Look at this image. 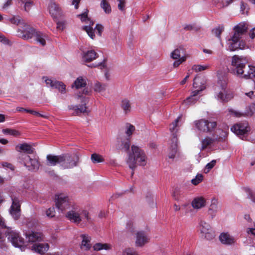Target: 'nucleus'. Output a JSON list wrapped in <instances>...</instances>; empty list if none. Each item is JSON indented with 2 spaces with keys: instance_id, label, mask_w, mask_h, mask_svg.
<instances>
[{
  "instance_id": "obj_12",
  "label": "nucleus",
  "mask_w": 255,
  "mask_h": 255,
  "mask_svg": "<svg viewBox=\"0 0 255 255\" xmlns=\"http://www.w3.org/2000/svg\"><path fill=\"white\" fill-rule=\"evenodd\" d=\"M205 81L200 77H195L194 79L193 86L197 90L193 91L191 95L185 100V102H190L191 99H194V102H196L198 98L196 96L206 88Z\"/></svg>"
},
{
  "instance_id": "obj_31",
  "label": "nucleus",
  "mask_w": 255,
  "mask_h": 255,
  "mask_svg": "<svg viewBox=\"0 0 255 255\" xmlns=\"http://www.w3.org/2000/svg\"><path fill=\"white\" fill-rule=\"evenodd\" d=\"M206 205V201L205 199L202 197L195 198L192 202V207L194 209H199Z\"/></svg>"
},
{
  "instance_id": "obj_15",
  "label": "nucleus",
  "mask_w": 255,
  "mask_h": 255,
  "mask_svg": "<svg viewBox=\"0 0 255 255\" xmlns=\"http://www.w3.org/2000/svg\"><path fill=\"white\" fill-rule=\"evenodd\" d=\"M199 228L202 238L209 241L215 238V233L208 223L201 221Z\"/></svg>"
},
{
  "instance_id": "obj_60",
  "label": "nucleus",
  "mask_w": 255,
  "mask_h": 255,
  "mask_svg": "<svg viewBox=\"0 0 255 255\" xmlns=\"http://www.w3.org/2000/svg\"><path fill=\"white\" fill-rule=\"evenodd\" d=\"M0 227L1 228H5L7 230V228H9V227H7L5 223V221L4 219L0 216Z\"/></svg>"
},
{
  "instance_id": "obj_8",
  "label": "nucleus",
  "mask_w": 255,
  "mask_h": 255,
  "mask_svg": "<svg viewBox=\"0 0 255 255\" xmlns=\"http://www.w3.org/2000/svg\"><path fill=\"white\" fill-rule=\"evenodd\" d=\"M8 240L11 243L13 246L19 248L21 251H23L25 248L23 239L16 231L12 230L11 228H7L5 233Z\"/></svg>"
},
{
  "instance_id": "obj_29",
  "label": "nucleus",
  "mask_w": 255,
  "mask_h": 255,
  "mask_svg": "<svg viewBox=\"0 0 255 255\" xmlns=\"http://www.w3.org/2000/svg\"><path fill=\"white\" fill-rule=\"evenodd\" d=\"M16 150L18 152H23L27 154H31L34 151V148L32 146L26 143L17 145Z\"/></svg>"
},
{
  "instance_id": "obj_63",
  "label": "nucleus",
  "mask_w": 255,
  "mask_h": 255,
  "mask_svg": "<svg viewBox=\"0 0 255 255\" xmlns=\"http://www.w3.org/2000/svg\"><path fill=\"white\" fill-rule=\"evenodd\" d=\"M12 4V0H6V2L3 4L2 6L3 9H6L8 7Z\"/></svg>"
},
{
  "instance_id": "obj_48",
  "label": "nucleus",
  "mask_w": 255,
  "mask_h": 255,
  "mask_svg": "<svg viewBox=\"0 0 255 255\" xmlns=\"http://www.w3.org/2000/svg\"><path fill=\"white\" fill-rule=\"evenodd\" d=\"M255 113V104H251L249 107L248 109L247 110L245 114L247 116H252Z\"/></svg>"
},
{
  "instance_id": "obj_30",
  "label": "nucleus",
  "mask_w": 255,
  "mask_h": 255,
  "mask_svg": "<svg viewBox=\"0 0 255 255\" xmlns=\"http://www.w3.org/2000/svg\"><path fill=\"white\" fill-rule=\"evenodd\" d=\"M98 57V54L94 50H89L83 53V60L89 62L95 60Z\"/></svg>"
},
{
  "instance_id": "obj_61",
  "label": "nucleus",
  "mask_w": 255,
  "mask_h": 255,
  "mask_svg": "<svg viewBox=\"0 0 255 255\" xmlns=\"http://www.w3.org/2000/svg\"><path fill=\"white\" fill-rule=\"evenodd\" d=\"M64 22L63 21H58L57 23V28L59 30H62L64 28Z\"/></svg>"
},
{
  "instance_id": "obj_64",
  "label": "nucleus",
  "mask_w": 255,
  "mask_h": 255,
  "mask_svg": "<svg viewBox=\"0 0 255 255\" xmlns=\"http://www.w3.org/2000/svg\"><path fill=\"white\" fill-rule=\"evenodd\" d=\"M250 37L253 39L255 37V28H252L250 32Z\"/></svg>"
},
{
  "instance_id": "obj_2",
  "label": "nucleus",
  "mask_w": 255,
  "mask_h": 255,
  "mask_svg": "<svg viewBox=\"0 0 255 255\" xmlns=\"http://www.w3.org/2000/svg\"><path fill=\"white\" fill-rule=\"evenodd\" d=\"M146 161L147 157L143 150L136 145H132L130 151L128 152L126 159L127 164L132 170L131 175H133V171L137 165L145 166Z\"/></svg>"
},
{
  "instance_id": "obj_44",
  "label": "nucleus",
  "mask_w": 255,
  "mask_h": 255,
  "mask_svg": "<svg viewBox=\"0 0 255 255\" xmlns=\"http://www.w3.org/2000/svg\"><path fill=\"white\" fill-rule=\"evenodd\" d=\"M224 26L223 25H219L216 28L213 29V33L219 38H220V35L222 31L224 30Z\"/></svg>"
},
{
  "instance_id": "obj_52",
  "label": "nucleus",
  "mask_w": 255,
  "mask_h": 255,
  "mask_svg": "<svg viewBox=\"0 0 255 255\" xmlns=\"http://www.w3.org/2000/svg\"><path fill=\"white\" fill-rule=\"evenodd\" d=\"M203 180V175L202 174H197L195 178L192 179L191 182L193 184L196 185L201 182Z\"/></svg>"
},
{
  "instance_id": "obj_11",
  "label": "nucleus",
  "mask_w": 255,
  "mask_h": 255,
  "mask_svg": "<svg viewBox=\"0 0 255 255\" xmlns=\"http://www.w3.org/2000/svg\"><path fill=\"white\" fill-rule=\"evenodd\" d=\"M188 55L185 53V49L182 46H179L170 54V58L175 60L173 63L174 68L178 67L180 64L185 62Z\"/></svg>"
},
{
  "instance_id": "obj_28",
  "label": "nucleus",
  "mask_w": 255,
  "mask_h": 255,
  "mask_svg": "<svg viewBox=\"0 0 255 255\" xmlns=\"http://www.w3.org/2000/svg\"><path fill=\"white\" fill-rule=\"evenodd\" d=\"M61 155H53L48 154L46 156V164L48 166H55L57 164L60 165Z\"/></svg>"
},
{
  "instance_id": "obj_6",
  "label": "nucleus",
  "mask_w": 255,
  "mask_h": 255,
  "mask_svg": "<svg viewBox=\"0 0 255 255\" xmlns=\"http://www.w3.org/2000/svg\"><path fill=\"white\" fill-rule=\"evenodd\" d=\"M90 92L88 90V88H85L82 94L80 93L78 95V98L81 100V102L83 103L80 106H74V105H69L68 107V109L69 110L74 111L73 115L75 116H79L82 113H88L89 112L87 110V108L86 106L87 103L88 102L89 98L86 97H84L83 95H89Z\"/></svg>"
},
{
  "instance_id": "obj_1",
  "label": "nucleus",
  "mask_w": 255,
  "mask_h": 255,
  "mask_svg": "<svg viewBox=\"0 0 255 255\" xmlns=\"http://www.w3.org/2000/svg\"><path fill=\"white\" fill-rule=\"evenodd\" d=\"M247 62V59L244 56H233L231 60L232 72L241 78L251 79L255 82V67L251 65L246 67Z\"/></svg>"
},
{
  "instance_id": "obj_4",
  "label": "nucleus",
  "mask_w": 255,
  "mask_h": 255,
  "mask_svg": "<svg viewBox=\"0 0 255 255\" xmlns=\"http://www.w3.org/2000/svg\"><path fill=\"white\" fill-rule=\"evenodd\" d=\"M22 33V37L24 39L34 37V40L41 46H43L46 45V35L40 31H36L33 27L27 24L24 25Z\"/></svg>"
},
{
  "instance_id": "obj_10",
  "label": "nucleus",
  "mask_w": 255,
  "mask_h": 255,
  "mask_svg": "<svg viewBox=\"0 0 255 255\" xmlns=\"http://www.w3.org/2000/svg\"><path fill=\"white\" fill-rule=\"evenodd\" d=\"M227 80L225 78L218 82L216 88V96L218 100L222 102H228L232 98V96L227 93L226 91Z\"/></svg>"
},
{
  "instance_id": "obj_50",
  "label": "nucleus",
  "mask_w": 255,
  "mask_h": 255,
  "mask_svg": "<svg viewBox=\"0 0 255 255\" xmlns=\"http://www.w3.org/2000/svg\"><path fill=\"white\" fill-rule=\"evenodd\" d=\"M43 79H45V82L47 87L54 88L55 84L57 82V80H52L51 79L47 78V77H43Z\"/></svg>"
},
{
  "instance_id": "obj_36",
  "label": "nucleus",
  "mask_w": 255,
  "mask_h": 255,
  "mask_svg": "<svg viewBox=\"0 0 255 255\" xmlns=\"http://www.w3.org/2000/svg\"><path fill=\"white\" fill-rule=\"evenodd\" d=\"M18 2L21 5L23 4L24 10L26 12H28L34 5L33 2L30 0H18Z\"/></svg>"
},
{
  "instance_id": "obj_18",
  "label": "nucleus",
  "mask_w": 255,
  "mask_h": 255,
  "mask_svg": "<svg viewBox=\"0 0 255 255\" xmlns=\"http://www.w3.org/2000/svg\"><path fill=\"white\" fill-rule=\"evenodd\" d=\"M12 203L10 207L9 213L12 218L18 220L20 216V205L19 200L17 198L12 199Z\"/></svg>"
},
{
  "instance_id": "obj_59",
  "label": "nucleus",
  "mask_w": 255,
  "mask_h": 255,
  "mask_svg": "<svg viewBox=\"0 0 255 255\" xmlns=\"http://www.w3.org/2000/svg\"><path fill=\"white\" fill-rule=\"evenodd\" d=\"M95 29L97 30L98 34L101 36L102 32L103 30V26L99 24H97L95 28Z\"/></svg>"
},
{
  "instance_id": "obj_47",
  "label": "nucleus",
  "mask_w": 255,
  "mask_h": 255,
  "mask_svg": "<svg viewBox=\"0 0 255 255\" xmlns=\"http://www.w3.org/2000/svg\"><path fill=\"white\" fill-rule=\"evenodd\" d=\"M208 68L207 65H194L192 67V69L196 72H200L207 69Z\"/></svg>"
},
{
  "instance_id": "obj_35",
  "label": "nucleus",
  "mask_w": 255,
  "mask_h": 255,
  "mask_svg": "<svg viewBox=\"0 0 255 255\" xmlns=\"http://www.w3.org/2000/svg\"><path fill=\"white\" fill-rule=\"evenodd\" d=\"M246 46V43L244 41L239 40L228 46V48L230 51H235L239 49H245Z\"/></svg>"
},
{
  "instance_id": "obj_38",
  "label": "nucleus",
  "mask_w": 255,
  "mask_h": 255,
  "mask_svg": "<svg viewBox=\"0 0 255 255\" xmlns=\"http://www.w3.org/2000/svg\"><path fill=\"white\" fill-rule=\"evenodd\" d=\"M130 140L129 138H127L126 140H123L121 142L120 148L121 150H123L126 152H129L130 147Z\"/></svg>"
},
{
  "instance_id": "obj_39",
  "label": "nucleus",
  "mask_w": 255,
  "mask_h": 255,
  "mask_svg": "<svg viewBox=\"0 0 255 255\" xmlns=\"http://www.w3.org/2000/svg\"><path fill=\"white\" fill-rule=\"evenodd\" d=\"M54 88L57 89L61 94L66 93V85L62 82L57 81Z\"/></svg>"
},
{
  "instance_id": "obj_40",
  "label": "nucleus",
  "mask_w": 255,
  "mask_h": 255,
  "mask_svg": "<svg viewBox=\"0 0 255 255\" xmlns=\"http://www.w3.org/2000/svg\"><path fill=\"white\" fill-rule=\"evenodd\" d=\"M106 85L105 84H101L99 82H97L94 86V90L96 92H102L106 90Z\"/></svg>"
},
{
  "instance_id": "obj_27",
  "label": "nucleus",
  "mask_w": 255,
  "mask_h": 255,
  "mask_svg": "<svg viewBox=\"0 0 255 255\" xmlns=\"http://www.w3.org/2000/svg\"><path fill=\"white\" fill-rule=\"evenodd\" d=\"M49 249L47 244H34L31 247V250L40 254H43Z\"/></svg>"
},
{
  "instance_id": "obj_42",
  "label": "nucleus",
  "mask_w": 255,
  "mask_h": 255,
  "mask_svg": "<svg viewBox=\"0 0 255 255\" xmlns=\"http://www.w3.org/2000/svg\"><path fill=\"white\" fill-rule=\"evenodd\" d=\"M91 160L94 163L103 162L104 159L103 156L97 153H93L91 155Z\"/></svg>"
},
{
  "instance_id": "obj_55",
  "label": "nucleus",
  "mask_w": 255,
  "mask_h": 255,
  "mask_svg": "<svg viewBox=\"0 0 255 255\" xmlns=\"http://www.w3.org/2000/svg\"><path fill=\"white\" fill-rule=\"evenodd\" d=\"M246 192L248 194V197L255 203V192H253L250 189L246 190Z\"/></svg>"
},
{
  "instance_id": "obj_53",
  "label": "nucleus",
  "mask_w": 255,
  "mask_h": 255,
  "mask_svg": "<svg viewBox=\"0 0 255 255\" xmlns=\"http://www.w3.org/2000/svg\"><path fill=\"white\" fill-rule=\"evenodd\" d=\"M55 209L54 207H50L46 211V215L49 218H52L55 216Z\"/></svg>"
},
{
  "instance_id": "obj_19",
  "label": "nucleus",
  "mask_w": 255,
  "mask_h": 255,
  "mask_svg": "<svg viewBox=\"0 0 255 255\" xmlns=\"http://www.w3.org/2000/svg\"><path fill=\"white\" fill-rule=\"evenodd\" d=\"M149 240L148 235L143 231H138L136 233L135 246L138 247H143Z\"/></svg>"
},
{
  "instance_id": "obj_21",
  "label": "nucleus",
  "mask_w": 255,
  "mask_h": 255,
  "mask_svg": "<svg viewBox=\"0 0 255 255\" xmlns=\"http://www.w3.org/2000/svg\"><path fill=\"white\" fill-rule=\"evenodd\" d=\"M219 240L222 244L227 245H232L235 243V238L228 233H222L219 236Z\"/></svg>"
},
{
  "instance_id": "obj_23",
  "label": "nucleus",
  "mask_w": 255,
  "mask_h": 255,
  "mask_svg": "<svg viewBox=\"0 0 255 255\" xmlns=\"http://www.w3.org/2000/svg\"><path fill=\"white\" fill-rule=\"evenodd\" d=\"M80 238L82 239L80 248L85 251L89 250L91 248V237L86 234H82L80 235Z\"/></svg>"
},
{
  "instance_id": "obj_22",
  "label": "nucleus",
  "mask_w": 255,
  "mask_h": 255,
  "mask_svg": "<svg viewBox=\"0 0 255 255\" xmlns=\"http://www.w3.org/2000/svg\"><path fill=\"white\" fill-rule=\"evenodd\" d=\"M171 142L168 156L169 159H173L178 151V140L176 136L173 135V137L171 139Z\"/></svg>"
},
{
  "instance_id": "obj_41",
  "label": "nucleus",
  "mask_w": 255,
  "mask_h": 255,
  "mask_svg": "<svg viewBox=\"0 0 255 255\" xmlns=\"http://www.w3.org/2000/svg\"><path fill=\"white\" fill-rule=\"evenodd\" d=\"M2 132L5 134H9L14 136H18L20 135V132L15 129L11 128L3 129Z\"/></svg>"
},
{
  "instance_id": "obj_24",
  "label": "nucleus",
  "mask_w": 255,
  "mask_h": 255,
  "mask_svg": "<svg viewBox=\"0 0 255 255\" xmlns=\"http://www.w3.org/2000/svg\"><path fill=\"white\" fill-rule=\"evenodd\" d=\"M26 238L29 242L34 243L42 240L43 237L41 233L31 232L26 234Z\"/></svg>"
},
{
  "instance_id": "obj_17",
  "label": "nucleus",
  "mask_w": 255,
  "mask_h": 255,
  "mask_svg": "<svg viewBox=\"0 0 255 255\" xmlns=\"http://www.w3.org/2000/svg\"><path fill=\"white\" fill-rule=\"evenodd\" d=\"M250 128L247 123H239L231 128V130L239 136H243L241 138L244 139L245 135L247 134Z\"/></svg>"
},
{
  "instance_id": "obj_5",
  "label": "nucleus",
  "mask_w": 255,
  "mask_h": 255,
  "mask_svg": "<svg viewBox=\"0 0 255 255\" xmlns=\"http://www.w3.org/2000/svg\"><path fill=\"white\" fill-rule=\"evenodd\" d=\"M80 161L77 153H65L61 155L60 166L63 169H70L77 166Z\"/></svg>"
},
{
  "instance_id": "obj_3",
  "label": "nucleus",
  "mask_w": 255,
  "mask_h": 255,
  "mask_svg": "<svg viewBox=\"0 0 255 255\" xmlns=\"http://www.w3.org/2000/svg\"><path fill=\"white\" fill-rule=\"evenodd\" d=\"M65 217L71 222L76 224H79L82 222L86 223L89 222L91 219L88 211L79 209L77 204L67 212Z\"/></svg>"
},
{
  "instance_id": "obj_49",
  "label": "nucleus",
  "mask_w": 255,
  "mask_h": 255,
  "mask_svg": "<svg viewBox=\"0 0 255 255\" xmlns=\"http://www.w3.org/2000/svg\"><path fill=\"white\" fill-rule=\"evenodd\" d=\"M9 21L11 23L18 25L20 23H22L23 26L22 28H23L24 25L25 24L24 22H21V19L19 18V17L13 16L9 19ZM23 29H22L21 31H22Z\"/></svg>"
},
{
  "instance_id": "obj_37",
  "label": "nucleus",
  "mask_w": 255,
  "mask_h": 255,
  "mask_svg": "<svg viewBox=\"0 0 255 255\" xmlns=\"http://www.w3.org/2000/svg\"><path fill=\"white\" fill-rule=\"evenodd\" d=\"M121 106L125 114L130 112L131 105L128 100L126 99L123 100L121 102Z\"/></svg>"
},
{
  "instance_id": "obj_58",
  "label": "nucleus",
  "mask_w": 255,
  "mask_h": 255,
  "mask_svg": "<svg viewBox=\"0 0 255 255\" xmlns=\"http://www.w3.org/2000/svg\"><path fill=\"white\" fill-rule=\"evenodd\" d=\"M119 1L118 8L121 10L124 11L125 7V0H118Z\"/></svg>"
},
{
  "instance_id": "obj_13",
  "label": "nucleus",
  "mask_w": 255,
  "mask_h": 255,
  "mask_svg": "<svg viewBox=\"0 0 255 255\" xmlns=\"http://www.w3.org/2000/svg\"><path fill=\"white\" fill-rule=\"evenodd\" d=\"M20 160L21 162L29 171H36L39 168V162L35 157L32 158L29 155L23 154L22 155Z\"/></svg>"
},
{
  "instance_id": "obj_54",
  "label": "nucleus",
  "mask_w": 255,
  "mask_h": 255,
  "mask_svg": "<svg viewBox=\"0 0 255 255\" xmlns=\"http://www.w3.org/2000/svg\"><path fill=\"white\" fill-rule=\"evenodd\" d=\"M180 117H178L170 125L169 127V129L171 132H173L177 126V124L179 121Z\"/></svg>"
},
{
  "instance_id": "obj_7",
  "label": "nucleus",
  "mask_w": 255,
  "mask_h": 255,
  "mask_svg": "<svg viewBox=\"0 0 255 255\" xmlns=\"http://www.w3.org/2000/svg\"><path fill=\"white\" fill-rule=\"evenodd\" d=\"M55 202L56 208L61 212L70 210L76 205L72 200L63 194L56 196Z\"/></svg>"
},
{
  "instance_id": "obj_33",
  "label": "nucleus",
  "mask_w": 255,
  "mask_h": 255,
  "mask_svg": "<svg viewBox=\"0 0 255 255\" xmlns=\"http://www.w3.org/2000/svg\"><path fill=\"white\" fill-rule=\"evenodd\" d=\"M215 139L217 142L224 141L227 136L228 132L227 131L218 129L215 133Z\"/></svg>"
},
{
  "instance_id": "obj_57",
  "label": "nucleus",
  "mask_w": 255,
  "mask_h": 255,
  "mask_svg": "<svg viewBox=\"0 0 255 255\" xmlns=\"http://www.w3.org/2000/svg\"><path fill=\"white\" fill-rule=\"evenodd\" d=\"M229 112L231 113V114L234 115L235 117H241L242 116H244V114L241 113L237 111H235L234 110H229Z\"/></svg>"
},
{
  "instance_id": "obj_32",
  "label": "nucleus",
  "mask_w": 255,
  "mask_h": 255,
  "mask_svg": "<svg viewBox=\"0 0 255 255\" xmlns=\"http://www.w3.org/2000/svg\"><path fill=\"white\" fill-rule=\"evenodd\" d=\"M86 84V78L82 77H79L75 80L74 83L72 85V88L75 87L76 89H78L85 87Z\"/></svg>"
},
{
  "instance_id": "obj_62",
  "label": "nucleus",
  "mask_w": 255,
  "mask_h": 255,
  "mask_svg": "<svg viewBox=\"0 0 255 255\" xmlns=\"http://www.w3.org/2000/svg\"><path fill=\"white\" fill-rule=\"evenodd\" d=\"M0 42H2L5 44H9V40L2 34L0 33Z\"/></svg>"
},
{
  "instance_id": "obj_34",
  "label": "nucleus",
  "mask_w": 255,
  "mask_h": 255,
  "mask_svg": "<svg viewBox=\"0 0 255 255\" xmlns=\"http://www.w3.org/2000/svg\"><path fill=\"white\" fill-rule=\"evenodd\" d=\"M93 248L95 251H100L102 250H110L112 249V245L107 243H97L93 245Z\"/></svg>"
},
{
  "instance_id": "obj_45",
  "label": "nucleus",
  "mask_w": 255,
  "mask_h": 255,
  "mask_svg": "<svg viewBox=\"0 0 255 255\" xmlns=\"http://www.w3.org/2000/svg\"><path fill=\"white\" fill-rule=\"evenodd\" d=\"M216 160H213L210 162L208 163L206 165L204 169V172L206 173H208L210 170L213 168L216 164Z\"/></svg>"
},
{
  "instance_id": "obj_51",
  "label": "nucleus",
  "mask_w": 255,
  "mask_h": 255,
  "mask_svg": "<svg viewBox=\"0 0 255 255\" xmlns=\"http://www.w3.org/2000/svg\"><path fill=\"white\" fill-rule=\"evenodd\" d=\"M248 9L249 8L248 6V4L242 1L241 2L240 5V11L242 13V14H247L248 12Z\"/></svg>"
},
{
  "instance_id": "obj_43",
  "label": "nucleus",
  "mask_w": 255,
  "mask_h": 255,
  "mask_svg": "<svg viewBox=\"0 0 255 255\" xmlns=\"http://www.w3.org/2000/svg\"><path fill=\"white\" fill-rule=\"evenodd\" d=\"M101 6L106 13H109L111 11V8L109 3L106 0H102Z\"/></svg>"
},
{
  "instance_id": "obj_46",
  "label": "nucleus",
  "mask_w": 255,
  "mask_h": 255,
  "mask_svg": "<svg viewBox=\"0 0 255 255\" xmlns=\"http://www.w3.org/2000/svg\"><path fill=\"white\" fill-rule=\"evenodd\" d=\"M126 133L128 136H130L135 130L134 127L129 124H126Z\"/></svg>"
},
{
  "instance_id": "obj_16",
  "label": "nucleus",
  "mask_w": 255,
  "mask_h": 255,
  "mask_svg": "<svg viewBox=\"0 0 255 255\" xmlns=\"http://www.w3.org/2000/svg\"><path fill=\"white\" fill-rule=\"evenodd\" d=\"M87 13L88 10H86V11H85L84 13L78 15V16L80 17L82 21L85 22L87 23H89V25L83 26V29L86 31V32L90 37V38L93 39L95 38V34L94 30L92 26L93 25L94 22L91 21L87 17Z\"/></svg>"
},
{
  "instance_id": "obj_25",
  "label": "nucleus",
  "mask_w": 255,
  "mask_h": 255,
  "mask_svg": "<svg viewBox=\"0 0 255 255\" xmlns=\"http://www.w3.org/2000/svg\"><path fill=\"white\" fill-rule=\"evenodd\" d=\"M49 12L54 18H57L61 14V9L58 5L53 1H51L49 5Z\"/></svg>"
},
{
  "instance_id": "obj_20",
  "label": "nucleus",
  "mask_w": 255,
  "mask_h": 255,
  "mask_svg": "<svg viewBox=\"0 0 255 255\" xmlns=\"http://www.w3.org/2000/svg\"><path fill=\"white\" fill-rule=\"evenodd\" d=\"M220 209V207L218 200L215 198H213L211 201V204L209 207L208 213L214 218L216 215L217 212Z\"/></svg>"
},
{
  "instance_id": "obj_14",
  "label": "nucleus",
  "mask_w": 255,
  "mask_h": 255,
  "mask_svg": "<svg viewBox=\"0 0 255 255\" xmlns=\"http://www.w3.org/2000/svg\"><path fill=\"white\" fill-rule=\"evenodd\" d=\"M247 29L248 27L245 23H240L235 26L234 35L227 41L228 46L239 41L241 36L247 31Z\"/></svg>"
},
{
  "instance_id": "obj_56",
  "label": "nucleus",
  "mask_w": 255,
  "mask_h": 255,
  "mask_svg": "<svg viewBox=\"0 0 255 255\" xmlns=\"http://www.w3.org/2000/svg\"><path fill=\"white\" fill-rule=\"evenodd\" d=\"M234 0H221V4H220L218 6L220 7H224L228 6Z\"/></svg>"
},
{
  "instance_id": "obj_26",
  "label": "nucleus",
  "mask_w": 255,
  "mask_h": 255,
  "mask_svg": "<svg viewBox=\"0 0 255 255\" xmlns=\"http://www.w3.org/2000/svg\"><path fill=\"white\" fill-rule=\"evenodd\" d=\"M217 142L215 139V135H213V137L206 136L204 138L201 140V146L200 148L201 150H204L206 149L208 146L212 145L214 142Z\"/></svg>"
},
{
  "instance_id": "obj_9",
  "label": "nucleus",
  "mask_w": 255,
  "mask_h": 255,
  "mask_svg": "<svg viewBox=\"0 0 255 255\" xmlns=\"http://www.w3.org/2000/svg\"><path fill=\"white\" fill-rule=\"evenodd\" d=\"M194 123L195 127L198 130L205 133L212 132L217 126L215 121H209L203 119L196 120Z\"/></svg>"
}]
</instances>
